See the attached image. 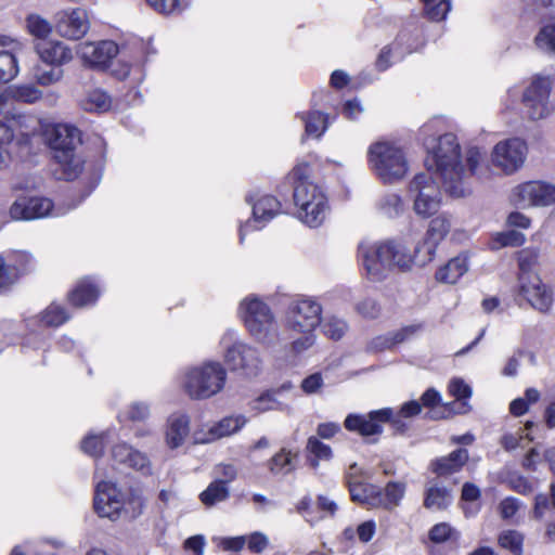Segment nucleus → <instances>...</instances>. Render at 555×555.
<instances>
[{"label":"nucleus","instance_id":"obj_20","mask_svg":"<svg viewBox=\"0 0 555 555\" xmlns=\"http://www.w3.org/2000/svg\"><path fill=\"white\" fill-rule=\"evenodd\" d=\"M247 422L248 418L243 414L224 416L211 425L206 433L204 430L196 431L194 441L195 443L205 444L230 437L238 433Z\"/></svg>","mask_w":555,"mask_h":555},{"label":"nucleus","instance_id":"obj_37","mask_svg":"<svg viewBox=\"0 0 555 555\" xmlns=\"http://www.w3.org/2000/svg\"><path fill=\"white\" fill-rule=\"evenodd\" d=\"M81 107L88 112H106L112 101L107 93L100 89L89 91L80 101Z\"/></svg>","mask_w":555,"mask_h":555},{"label":"nucleus","instance_id":"obj_34","mask_svg":"<svg viewBox=\"0 0 555 555\" xmlns=\"http://www.w3.org/2000/svg\"><path fill=\"white\" fill-rule=\"evenodd\" d=\"M27 33L39 42H43L53 31V24L38 13H30L25 18Z\"/></svg>","mask_w":555,"mask_h":555},{"label":"nucleus","instance_id":"obj_14","mask_svg":"<svg viewBox=\"0 0 555 555\" xmlns=\"http://www.w3.org/2000/svg\"><path fill=\"white\" fill-rule=\"evenodd\" d=\"M512 201L520 207H545L555 204V184L528 181L512 190Z\"/></svg>","mask_w":555,"mask_h":555},{"label":"nucleus","instance_id":"obj_18","mask_svg":"<svg viewBox=\"0 0 555 555\" xmlns=\"http://www.w3.org/2000/svg\"><path fill=\"white\" fill-rule=\"evenodd\" d=\"M55 28L57 34L65 39H81L90 29L87 11L82 8L60 11L55 15Z\"/></svg>","mask_w":555,"mask_h":555},{"label":"nucleus","instance_id":"obj_58","mask_svg":"<svg viewBox=\"0 0 555 555\" xmlns=\"http://www.w3.org/2000/svg\"><path fill=\"white\" fill-rule=\"evenodd\" d=\"M149 5L162 14H170L180 10V0H146Z\"/></svg>","mask_w":555,"mask_h":555},{"label":"nucleus","instance_id":"obj_56","mask_svg":"<svg viewBox=\"0 0 555 555\" xmlns=\"http://www.w3.org/2000/svg\"><path fill=\"white\" fill-rule=\"evenodd\" d=\"M214 542L217 543L223 551L237 552L242 550L246 543V537H234V538H215Z\"/></svg>","mask_w":555,"mask_h":555},{"label":"nucleus","instance_id":"obj_25","mask_svg":"<svg viewBox=\"0 0 555 555\" xmlns=\"http://www.w3.org/2000/svg\"><path fill=\"white\" fill-rule=\"evenodd\" d=\"M190 417L186 414L173 413L166 423L165 443L171 449H178L184 444L190 435Z\"/></svg>","mask_w":555,"mask_h":555},{"label":"nucleus","instance_id":"obj_39","mask_svg":"<svg viewBox=\"0 0 555 555\" xmlns=\"http://www.w3.org/2000/svg\"><path fill=\"white\" fill-rule=\"evenodd\" d=\"M305 122V131L307 135L320 138L327 128V117L321 112H311L300 115Z\"/></svg>","mask_w":555,"mask_h":555},{"label":"nucleus","instance_id":"obj_45","mask_svg":"<svg viewBox=\"0 0 555 555\" xmlns=\"http://www.w3.org/2000/svg\"><path fill=\"white\" fill-rule=\"evenodd\" d=\"M249 409L256 414L281 410V403L274 398V393L267 391L249 402Z\"/></svg>","mask_w":555,"mask_h":555},{"label":"nucleus","instance_id":"obj_24","mask_svg":"<svg viewBox=\"0 0 555 555\" xmlns=\"http://www.w3.org/2000/svg\"><path fill=\"white\" fill-rule=\"evenodd\" d=\"M35 50L39 59L51 66H63L73 60L72 49L60 40L37 42Z\"/></svg>","mask_w":555,"mask_h":555},{"label":"nucleus","instance_id":"obj_17","mask_svg":"<svg viewBox=\"0 0 555 555\" xmlns=\"http://www.w3.org/2000/svg\"><path fill=\"white\" fill-rule=\"evenodd\" d=\"M393 413L389 408L371 411L367 414H348L344 426L347 430L358 433L363 437L380 435L383 425L390 422Z\"/></svg>","mask_w":555,"mask_h":555},{"label":"nucleus","instance_id":"obj_51","mask_svg":"<svg viewBox=\"0 0 555 555\" xmlns=\"http://www.w3.org/2000/svg\"><path fill=\"white\" fill-rule=\"evenodd\" d=\"M322 330L325 336L338 340L346 334L348 325L343 319L330 317L323 322Z\"/></svg>","mask_w":555,"mask_h":555},{"label":"nucleus","instance_id":"obj_27","mask_svg":"<svg viewBox=\"0 0 555 555\" xmlns=\"http://www.w3.org/2000/svg\"><path fill=\"white\" fill-rule=\"evenodd\" d=\"M357 468V464H352L349 467L347 474V483L352 501L365 504L373 507V498L378 496L379 488L374 485L363 481H352V469Z\"/></svg>","mask_w":555,"mask_h":555},{"label":"nucleus","instance_id":"obj_26","mask_svg":"<svg viewBox=\"0 0 555 555\" xmlns=\"http://www.w3.org/2000/svg\"><path fill=\"white\" fill-rule=\"evenodd\" d=\"M468 271V257L464 254L450 259L440 267L435 274L438 282L455 284Z\"/></svg>","mask_w":555,"mask_h":555},{"label":"nucleus","instance_id":"obj_59","mask_svg":"<svg viewBox=\"0 0 555 555\" xmlns=\"http://www.w3.org/2000/svg\"><path fill=\"white\" fill-rule=\"evenodd\" d=\"M5 261H12L18 269V276L25 273L31 263V256L24 251L13 253L4 258Z\"/></svg>","mask_w":555,"mask_h":555},{"label":"nucleus","instance_id":"obj_55","mask_svg":"<svg viewBox=\"0 0 555 555\" xmlns=\"http://www.w3.org/2000/svg\"><path fill=\"white\" fill-rule=\"evenodd\" d=\"M450 393L456 400L468 399L472 396V388L461 378H454L449 384Z\"/></svg>","mask_w":555,"mask_h":555},{"label":"nucleus","instance_id":"obj_6","mask_svg":"<svg viewBox=\"0 0 555 555\" xmlns=\"http://www.w3.org/2000/svg\"><path fill=\"white\" fill-rule=\"evenodd\" d=\"M369 165L376 177L386 184L402 180L409 171L404 151L391 141L373 143L367 151Z\"/></svg>","mask_w":555,"mask_h":555},{"label":"nucleus","instance_id":"obj_40","mask_svg":"<svg viewBox=\"0 0 555 555\" xmlns=\"http://www.w3.org/2000/svg\"><path fill=\"white\" fill-rule=\"evenodd\" d=\"M229 496V489L223 481L216 480L204 490L199 498L204 505L212 506Z\"/></svg>","mask_w":555,"mask_h":555},{"label":"nucleus","instance_id":"obj_22","mask_svg":"<svg viewBox=\"0 0 555 555\" xmlns=\"http://www.w3.org/2000/svg\"><path fill=\"white\" fill-rule=\"evenodd\" d=\"M112 457L115 462L131 467L143 475L152 474V463L149 456L125 442L117 443L112 448Z\"/></svg>","mask_w":555,"mask_h":555},{"label":"nucleus","instance_id":"obj_28","mask_svg":"<svg viewBox=\"0 0 555 555\" xmlns=\"http://www.w3.org/2000/svg\"><path fill=\"white\" fill-rule=\"evenodd\" d=\"M468 461V451L457 449L448 456H442L431 463V469L439 476H447L459 472Z\"/></svg>","mask_w":555,"mask_h":555},{"label":"nucleus","instance_id":"obj_43","mask_svg":"<svg viewBox=\"0 0 555 555\" xmlns=\"http://www.w3.org/2000/svg\"><path fill=\"white\" fill-rule=\"evenodd\" d=\"M109 431L100 435H88L81 441V450L93 457H100L103 454L105 443L108 441Z\"/></svg>","mask_w":555,"mask_h":555},{"label":"nucleus","instance_id":"obj_31","mask_svg":"<svg viewBox=\"0 0 555 555\" xmlns=\"http://www.w3.org/2000/svg\"><path fill=\"white\" fill-rule=\"evenodd\" d=\"M43 96V92L33 83L13 85L3 91L4 102L13 100L26 104H35Z\"/></svg>","mask_w":555,"mask_h":555},{"label":"nucleus","instance_id":"obj_63","mask_svg":"<svg viewBox=\"0 0 555 555\" xmlns=\"http://www.w3.org/2000/svg\"><path fill=\"white\" fill-rule=\"evenodd\" d=\"M422 408H421V403L418 401H409V402H405L399 413H398V417L396 418H392L390 421H392V423L395 425L399 424V417H412V416H415L417 414H420Z\"/></svg>","mask_w":555,"mask_h":555},{"label":"nucleus","instance_id":"obj_47","mask_svg":"<svg viewBox=\"0 0 555 555\" xmlns=\"http://www.w3.org/2000/svg\"><path fill=\"white\" fill-rule=\"evenodd\" d=\"M425 5V13L431 21L443 20L451 9L450 0H422Z\"/></svg>","mask_w":555,"mask_h":555},{"label":"nucleus","instance_id":"obj_36","mask_svg":"<svg viewBox=\"0 0 555 555\" xmlns=\"http://www.w3.org/2000/svg\"><path fill=\"white\" fill-rule=\"evenodd\" d=\"M408 334L409 330L404 328L385 335L376 336L369 343L367 349L374 352L390 349L396 345L404 341Z\"/></svg>","mask_w":555,"mask_h":555},{"label":"nucleus","instance_id":"obj_12","mask_svg":"<svg viewBox=\"0 0 555 555\" xmlns=\"http://www.w3.org/2000/svg\"><path fill=\"white\" fill-rule=\"evenodd\" d=\"M322 307L311 298H299L287 308L285 326L296 333L314 332L321 323Z\"/></svg>","mask_w":555,"mask_h":555},{"label":"nucleus","instance_id":"obj_2","mask_svg":"<svg viewBox=\"0 0 555 555\" xmlns=\"http://www.w3.org/2000/svg\"><path fill=\"white\" fill-rule=\"evenodd\" d=\"M288 177L294 183L298 219L310 228L320 227L326 218L327 198L323 189L310 180V166L299 163Z\"/></svg>","mask_w":555,"mask_h":555},{"label":"nucleus","instance_id":"obj_16","mask_svg":"<svg viewBox=\"0 0 555 555\" xmlns=\"http://www.w3.org/2000/svg\"><path fill=\"white\" fill-rule=\"evenodd\" d=\"M246 201L253 206V218L240 227V243L244 242L247 233L262 229L270 220L281 214L282 205L272 195H261L255 202L251 196Z\"/></svg>","mask_w":555,"mask_h":555},{"label":"nucleus","instance_id":"obj_5","mask_svg":"<svg viewBox=\"0 0 555 555\" xmlns=\"http://www.w3.org/2000/svg\"><path fill=\"white\" fill-rule=\"evenodd\" d=\"M49 146L54 152L55 160L63 169L66 180H73L82 170L83 159L76 153L80 144V131L70 125L59 124L51 126L46 131Z\"/></svg>","mask_w":555,"mask_h":555},{"label":"nucleus","instance_id":"obj_1","mask_svg":"<svg viewBox=\"0 0 555 555\" xmlns=\"http://www.w3.org/2000/svg\"><path fill=\"white\" fill-rule=\"evenodd\" d=\"M425 145L428 150L425 158L427 172L416 175L409 184L413 210L422 218L433 216L441 205V191L431 171L440 178L448 194L464 197L472 192L469 178L481 175L485 162V154L476 146L468 147L462 156L453 133H444Z\"/></svg>","mask_w":555,"mask_h":555},{"label":"nucleus","instance_id":"obj_46","mask_svg":"<svg viewBox=\"0 0 555 555\" xmlns=\"http://www.w3.org/2000/svg\"><path fill=\"white\" fill-rule=\"evenodd\" d=\"M269 468L273 474H288L294 469L293 455L285 449L276 453L270 461Z\"/></svg>","mask_w":555,"mask_h":555},{"label":"nucleus","instance_id":"obj_52","mask_svg":"<svg viewBox=\"0 0 555 555\" xmlns=\"http://www.w3.org/2000/svg\"><path fill=\"white\" fill-rule=\"evenodd\" d=\"M68 320V314L61 306L51 304L42 313L41 322L48 326H59Z\"/></svg>","mask_w":555,"mask_h":555},{"label":"nucleus","instance_id":"obj_61","mask_svg":"<svg viewBox=\"0 0 555 555\" xmlns=\"http://www.w3.org/2000/svg\"><path fill=\"white\" fill-rule=\"evenodd\" d=\"M246 543L251 552L261 553L267 548L269 540L263 533L254 532L246 538Z\"/></svg>","mask_w":555,"mask_h":555},{"label":"nucleus","instance_id":"obj_8","mask_svg":"<svg viewBox=\"0 0 555 555\" xmlns=\"http://www.w3.org/2000/svg\"><path fill=\"white\" fill-rule=\"evenodd\" d=\"M240 313L250 336L259 344L275 343L279 327L270 307L256 297H247L240 305Z\"/></svg>","mask_w":555,"mask_h":555},{"label":"nucleus","instance_id":"obj_13","mask_svg":"<svg viewBox=\"0 0 555 555\" xmlns=\"http://www.w3.org/2000/svg\"><path fill=\"white\" fill-rule=\"evenodd\" d=\"M528 147L524 140L518 138L500 141L493 147L491 162L494 167L505 175L518 171L527 157Z\"/></svg>","mask_w":555,"mask_h":555},{"label":"nucleus","instance_id":"obj_35","mask_svg":"<svg viewBox=\"0 0 555 555\" xmlns=\"http://www.w3.org/2000/svg\"><path fill=\"white\" fill-rule=\"evenodd\" d=\"M453 496L446 487L437 485L429 486L426 489L424 506L429 509L441 511L452 503Z\"/></svg>","mask_w":555,"mask_h":555},{"label":"nucleus","instance_id":"obj_42","mask_svg":"<svg viewBox=\"0 0 555 555\" xmlns=\"http://www.w3.org/2000/svg\"><path fill=\"white\" fill-rule=\"evenodd\" d=\"M64 77V69L61 66H52L49 69L37 66L34 69V79L41 87H50L59 83Z\"/></svg>","mask_w":555,"mask_h":555},{"label":"nucleus","instance_id":"obj_38","mask_svg":"<svg viewBox=\"0 0 555 555\" xmlns=\"http://www.w3.org/2000/svg\"><path fill=\"white\" fill-rule=\"evenodd\" d=\"M519 274L529 275L537 274L534 272L535 267L539 264L540 250L537 247H527L517 251L516 254Z\"/></svg>","mask_w":555,"mask_h":555},{"label":"nucleus","instance_id":"obj_60","mask_svg":"<svg viewBox=\"0 0 555 555\" xmlns=\"http://www.w3.org/2000/svg\"><path fill=\"white\" fill-rule=\"evenodd\" d=\"M302 336L292 343L291 349L295 354H299L309 348H311L315 343V335L313 332L301 333Z\"/></svg>","mask_w":555,"mask_h":555},{"label":"nucleus","instance_id":"obj_49","mask_svg":"<svg viewBox=\"0 0 555 555\" xmlns=\"http://www.w3.org/2000/svg\"><path fill=\"white\" fill-rule=\"evenodd\" d=\"M524 537L516 530L503 531L499 537V544L509 550L515 555H519L522 551Z\"/></svg>","mask_w":555,"mask_h":555},{"label":"nucleus","instance_id":"obj_7","mask_svg":"<svg viewBox=\"0 0 555 555\" xmlns=\"http://www.w3.org/2000/svg\"><path fill=\"white\" fill-rule=\"evenodd\" d=\"M227 370L220 362L207 361L190 367L183 377L182 386L194 400L209 399L219 393L225 385Z\"/></svg>","mask_w":555,"mask_h":555},{"label":"nucleus","instance_id":"obj_44","mask_svg":"<svg viewBox=\"0 0 555 555\" xmlns=\"http://www.w3.org/2000/svg\"><path fill=\"white\" fill-rule=\"evenodd\" d=\"M379 210L389 218L400 216L404 210V204L400 195L389 193L378 202Z\"/></svg>","mask_w":555,"mask_h":555},{"label":"nucleus","instance_id":"obj_29","mask_svg":"<svg viewBox=\"0 0 555 555\" xmlns=\"http://www.w3.org/2000/svg\"><path fill=\"white\" fill-rule=\"evenodd\" d=\"M405 493V485L399 481H390L384 491L379 489L378 496L373 498V508L392 509L397 507Z\"/></svg>","mask_w":555,"mask_h":555},{"label":"nucleus","instance_id":"obj_33","mask_svg":"<svg viewBox=\"0 0 555 555\" xmlns=\"http://www.w3.org/2000/svg\"><path fill=\"white\" fill-rule=\"evenodd\" d=\"M535 48L544 54L555 56V18L543 23L533 38Z\"/></svg>","mask_w":555,"mask_h":555},{"label":"nucleus","instance_id":"obj_15","mask_svg":"<svg viewBox=\"0 0 555 555\" xmlns=\"http://www.w3.org/2000/svg\"><path fill=\"white\" fill-rule=\"evenodd\" d=\"M10 218L14 221H30L57 216L52 201L43 196H18L9 208Z\"/></svg>","mask_w":555,"mask_h":555},{"label":"nucleus","instance_id":"obj_53","mask_svg":"<svg viewBox=\"0 0 555 555\" xmlns=\"http://www.w3.org/2000/svg\"><path fill=\"white\" fill-rule=\"evenodd\" d=\"M151 410L146 402H132L126 411L127 417L132 422H143L150 417Z\"/></svg>","mask_w":555,"mask_h":555},{"label":"nucleus","instance_id":"obj_10","mask_svg":"<svg viewBox=\"0 0 555 555\" xmlns=\"http://www.w3.org/2000/svg\"><path fill=\"white\" fill-rule=\"evenodd\" d=\"M220 345L223 347V359L231 370H241L246 375H257L262 360L256 347L238 338L236 331L223 333Z\"/></svg>","mask_w":555,"mask_h":555},{"label":"nucleus","instance_id":"obj_32","mask_svg":"<svg viewBox=\"0 0 555 555\" xmlns=\"http://www.w3.org/2000/svg\"><path fill=\"white\" fill-rule=\"evenodd\" d=\"M99 295L100 291L96 285L89 280H82L69 293L68 299L75 307H85L94 304Z\"/></svg>","mask_w":555,"mask_h":555},{"label":"nucleus","instance_id":"obj_41","mask_svg":"<svg viewBox=\"0 0 555 555\" xmlns=\"http://www.w3.org/2000/svg\"><path fill=\"white\" fill-rule=\"evenodd\" d=\"M526 242V236L521 232L509 230L499 232L493 235L492 248L499 249L503 247H519Z\"/></svg>","mask_w":555,"mask_h":555},{"label":"nucleus","instance_id":"obj_23","mask_svg":"<svg viewBox=\"0 0 555 555\" xmlns=\"http://www.w3.org/2000/svg\"><path fill=\"white\" fill-rule=\"evenodd\" d=\"M21 50V42L0 36V82H8L18 74L16 53Z\"/></svg>","mask_w":555,"mask_h":555},{"label":"nucleus","instance_id":"obj_50","mask_svg":"<svg viewBox=\"0 0 555 555\" xmlns=\"http://www.w3.org/2000/svg\"><path fill=\"white\" fill-rule=\"evenodd\" d=\"M18 279V269L12 261H5L0 256V293L8 289Z\"/></svg>","mask_w":555,"mask_h":555},{"label":"nucleus","instance_id":"obj_3","mask_svg":"<svg viewBox=\"0 0 555 555\" xmlns=\"http://www.w3.org/2000/svg\"><path fill=\"white\" fill-rule=\"evenodd\" d=\"M358 257L366 278L373 282L383 281L395 268L409 269L413 258L408 249L393 242L360 243Z\"/></svg>","mask_w":555,"mask_h":555},{"label":"nucleus","instance_id":"obj_4","mask_svg":"<svg viewBox=\"0 0 555 555\" xmlns=\"http://www.w3.org/2000/svg\"><path fill=\"white\" fill-rule=\"evenodd\" d=\"M96 481L94 495V509L101 517L118 519L125 517L135 519L144 508V500L140 495L131 494L128 498L117 487L105 480H100V469H95Z\"/></svg>","mask_w":555,"mask_h":555},{"label":"nucleus","instance_id":"obj_21","mask_svg":"<svg viewBox=\"0 0 555 555\" xmlns=\"http://www.w3.org/2000/svg\"><path fill=\"white\" fill-rule=\"evenodd\" d=\"M118 52V46L112 40L83 42L79 44L77 51L85 63L101 68L106 67Z\"/></svg>","mask_w":555,"mask_h":555},{"label":"nucleus","instance_id":"obj_19","mask_svg":"<svg viewBox=\"0 0 555 555\" xmlns=\"http://www.w3.org/2000/svg\"><path fill=\"white\" fill-rule=\"evenodd\" d=\"M519 295L525 298L532 308L546 312L553 302L552 294L542 282L539 274L518 275Z\"/></svg>","mask_w":555,"mask_h":555},{"label":"nucleus","instance_id":"obj_57","mask_svg":"<svg viewBox=\"0 0 555 555\" xmlns=\"http://www.w3.org/2000/svg\"><path fill=\"white\" fill-rule=\"evenodd\" d=\"M358 313L365 318H376L379 313V306L372 298H364L356 304Z\"/></svg>","mask_w":555,"mask_h":555},{"label":"nucleus","instance_id":"obj_48","mask_svg":"<svg viewBox=\"0 0 555 555\" xmlns=\"http://www.w3.org/2000/svg\"><path fill=\"white\" fill-rule=\"evenodd\" d=\"M307 450L315 456V459L311 461L313 468L318 467L319 460L327 461L333 455L331 447L321 442L317 437L313 436L308 439Z\"/></svg>","mask_w":555,"mask_h":555},{"label":"nucleus","instance_id":"obj_54","mask_svg":"<svg viewBox=\"0 0 555 555\" xmlns=\"http://www.w3.org/2000/svg\"><path fill=\"white\" fill-rule=\"evenodd\" d=\"M521 507L522 503L518 499L507 496L501 501L499 511L503 519H509L514 517Z\"/></svg>","mask_w":555,"mask_h":555},{"label":"nucleus","instance_id":"obj_11","mask_svg":"<svg viewBox=\"0 0 555 555\" xmlns=\"http://www.w3.org/2000/svg\"><path fill=\"white\" fill-rule=\"evenodd\" d=\"M552 80L546 76H535L524 90L522 105L524 114L530 120L546 118L552 113L550 95Z\"/></svg>","mask_w":555,"mask_h":555},{"label":"nucleus","instance_id":"obj_64","mask_svg":"<svg viewBox=\"0 0 555 555\" xmlns=\"http://www.w3.org/2000/svg\"><path fill=\"white\" fill-rule=\"evenodd\" d=\"M323 385V379L321 374L314 373L308 377H306L301 383V388L307 393H313L318 391Z\"/></svg>","mask_w":555,"mask_h":555},{"label":"nucleus","instance_id":"obj_30","mask_svg":"<svg viewBox=\"0 0 555 555\" xmlns=\"http://www.w3.org/2000/svg\"><path fill=\"white\" fill-rule=\"evenodd\" d=\"M450 229L451 220L446 215H439L430 221L425 242V245L427 247L428 260L431 259L436 246L447 236Z\"/></svg>","mask_w":555,"mask_h":555},{"label":"nucleus","instance_id":"obj_62","mask_svg":"<svg viewBox=\"0 0 555 555\" xmlns=\"http://www.w3.org/2000/svg\"><path fill=\"white\" fill-rule=\"evenodd\" d=\"M451 531V527L448 524H437L429 531V539L435 543H442L450 538Z\"/></svg>","mask_w":555,"mask_h":555},{"label":"nucleus","instance_id":"obj_9","mask_svg":"<svg viewBox=\"0 0 555 555\" xmlns=\"http://www.w3.org/2000/svg\"><path fill=\"white\" fill-rule=\"evenodd\" d=\"M39 130V120L28 114H14L0 120V169L12 162L11 146L13 142L27 145Z\"/></svg>","mask_w":555,"mask_h":555}]
</instances>
